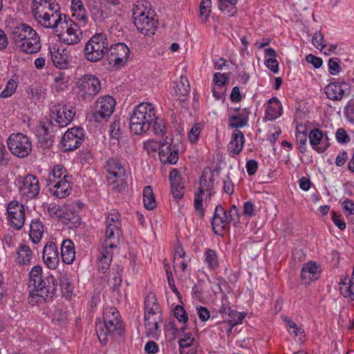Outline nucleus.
<instances>
[{"mask_svg": "<svg viewBox=\"0 0 354 354\" xmlns=\"http://www.w3.org/2000/svg\"><path fill=\"white\" fill-rule=\"evenodd\" d=\"M224 312L229 315L230 319H229L228 323L232 327H234L235 326L241 324L243 319L245 317V314L232 310L231 308H228L227 310L225 309Z\"/></svg>", "mask_w": 354, "mask_h": 354, "instance_id": "nucleus-47", "label": "nucleus"}, {"mask_svg": "<svg viewBox=\"0 0 354 354\" xmlns=\"http://www.w3.org/2000/svg\"><path fill=\"white\" fill-rule=\"evenodd\" d=\"M167 136L162 142H160L159 158L162 164L175 165L178 160L179 147L172 143V139H170V142L167 141Z\"/></svg>", "mask_w": 354, "mask_h": 354, "instance_id": "nucleus-16", "label": "nucleus"}, {"mask_svg": "<svg viewBox=\"0 0 354 354\" xmlns=\"http://www.w3.org/2000/svg\"><path fill=\"white\" fill-rule=\"evenodd\" d=\"M35 17L44 27L55 29V32H59L57 29L59 25L62 28H64V25H67L66 15L64 17V19L62 20V15L58 11H55L53 13L48 12L41 13V11H37Z\"/></svg>", "mask_w": 354, "mask_h": 354, "instance_id": "nucleus-15", "label": "nucleus"}, {"mask_svg": "<svg viewBox=\"0 0 354 354\" xmlns=\"http://www.w3.org/2000/svg\"><path fill=\"white\" fill-rule=\"evenodd\" d=\"M111 54V61L114 62L115 65H120L124 63L129 57L130 50L124 44H117L114 46L109 45V50Z\"/></svg>", "mask_w": 354, "mask_h": 354, "instance_id": "nucleus-27", "label": "nucleus"}, {"mask_svg": "<svg viewBox=\"0 0 354 354\" xmlns=\"http://www.w3.org/2000/svg\"><path fill=\"white\" fill-rule=\"evenodd\" d=\"M213 177L209 178V182L207 181L205 175H202L200 177V187L198 188V192L194 194V207L195 210L198 212L201 218H203L205 215V209L203 207V197L202 195L205 190H208L212 185Z\"/></svg>", "mask_w": 354, "mask_h": 354, "instance_id": "nucleus-24", "label": "nucleus"}, {"mask_svg": "<svg viewBox=\"0 0 354 354\" xmlns=\"http://www.w3.org/2000/svg\"><path fill=\"white\" fill-rule=\"evenodd\" d=\"M92 113L94 121H106L113 114L115 107V100L110 95H104L97 99Z\"/></svg>", "mask_w": 354, "mask_h": 354, "instance_id": "nucleus-8", "label": "nucleus"}, {"mask_svg": "<svg viewBox=\"0 0 354 354\" xmlns=\"http://www.w3.org/2000/svg\"><path fill=\"white\" fill-rule=\"evenodd\" d=\"M106 168L109 174L110 175L108 177V180L113 178H115L117 180H113L112 181L114 183H119L120 185H122L126 180V171L124 167V165L122 164L121 161L117 158H111L106 160Z\"/></svg>", "mask_w": 354, "mask_h": 354, "instance_id": "nucleus-19", "label": "nucleus"}, {"mask_svg": "<svg viewBox=\"0 0 354 354\" xmlns=\"http://www.w3.org/2000/svg\"><path fill=\"white\" fill-rule=\"evenodd\" d=\"M50 53L52 62L57 68L60 69L68 68L70 56L66 49H62L60 51L59 48L54 46L50 48Z\"/></svg>", "mask_w": 354, "mask_h": 354, "instance_id": "nucleus-28", "label": "nucleus"}, {"mask_svg": "<svg viewBox=\"0 0 354 354\" xmlns=\"http://www.w3.org/2000/svg\"><path fill=\"white\" fill-rule=\"evenodd\" d=\"M8 218L12 227L21 230L25 222V207L17 201L10 202L7 207Z\"/></svg>", "mask_w": 354, "mask_h": 354, "instance_id": "nucleus-13", "label": "nucleus"}, {"mask_svg": "<svg viewBox=\"0 0 354 354\" xmlns=\"http://www.w3.org/2000/svg\"><path fill=\"white\" fill-rule=\"evenodd\" d=\"M48 191L50 194L57 198H64L71 194L70 180L57 181L51 184H46Z\"/></svg>", "mask_w": 354, "mask_h": 354, "instance_id": "nucleus-26", "label": "nucleus"}, {"mask_svg": "<svg viewBox=\"0 0 354 354\" xmlns=\"http://www.w3.org/2000/svg\"><path fill=\"white\" fill-rule=\"evenodd\" d=\"M296 140L298 145V149L301 153H304L307 150V133L305 131L300 132L297 131Z\"/></svg>", "mask_w": 354, "mask_h": 354, "instance_id": "nucleus-53", "label": "nucleus"}, {"mask_svg": "<svg viewBox=\"0 0 354 354\" xmlns=\"http://www.w3.org/2000/svg\"><path fill=\"white\" fill-rule=\"evenodd\" d=\"M153 133L158 136L164 137L167 131V125L165 120L155 113V118L151 124Z\"/></svg>", "mask_w": 354, "mask_h": 354, "instance_id": "nucleus-43", "label": "nucleus"}, {"mask_svg": "<svg viewBox=\"0 0 354 354\" xmlns=\"http://www.w3.org/2000/svg\"><path fill=\"white\" fill-rule=\"evenodd\" d=\"M174 315L180 322L186 324L188 320L187 314L185 308L180 305L176 306L174 309Z\"/></svg>", "mask_w": 354, "mask_h": 354, "instance_id": "nucleus-60", "label": "nucleus"}, {"mask_svg": "<svg viewBox=\"0 0 354 354\" xmlns=\"http://www.w3.org/2000/svg\"><path fill=\"white\" fill-rule=\"evenodd\" d=\"M10 40L17 49L27 55L37 53L41 48L39 35L27 24L15 26L12 29Z\"/></svg>", "mask_w": 354, "mask_h": 354, "instance_id": "nucleus-2", "label": "nucleus"}, {"mask_svg": "<svg viewBox=\"0 0 354 354\" xmlns=\"http://www.w3.org/2000/svg\"><path fill=\"white\" fill-rule=\"evenodd\" d=\"M20 194L28 199L35 198L39 193L40 186L37 177L32 174L19 176L17 179Z\"/></svg>", "mask_w": 354, "mask_h": 354, "instance_id": "nucleus-9", "label": "nucleus"}, {"mask_svg": "<svg viewBox=\"0 0 354 354\" xmlns=\"http://www.w3.org/2000/svg\"><path fill=\"white\" fill-rule=\"evenodd\" d=\"M71 178L72 176L68 175V171L63 165H57L53 167V170L49 174L47 184H51L64 180H70L69 179Z\"/></svg>", "mask_w": 354, "mask_h": 354, "instance_id": "nucleus-35", "label": "nucleus"}, {"mask_svg": "<svg viewBox=\"0 0 354 354\" xmlns=\"http://www.w3.org/2000/svg\"><path fill=\"white\" fill-rule=\"evenodd\" d=\"M59 286L64 293L71 294L73 291V280L67 273H61L59 277Z\"/></svg>", "mask_w": 354, "mask_h": 354, "instance_id": "nucleus-45", "label": "nucleus"}, {"mask_svg": "<svg viewBox=\"0 0 354 354\" xmlns=\"http://www.w3.org/2000/svg\"><path fill=\"white\" fill-rule=\"evenodd\" d=\"M245 143L243 133L239 129H235L232 134L231 140L228 145V150L234 155H238L243 149Z\"/></svg>", "mask_w": 354, "mask_h": 354, "instance_id": "nucleus-33", "label": "nucleus"}, {"mask_svg": "<svg viewBox=\"0 0 354 354\" xmlns=\"http://www.w3.org/2000/svg\"><path fill=\"white\" fill-rule=\"evenodd\" d=\"M189 93V84L185 76L181 75L176 82L174 87V94L178 97L180 102H185L187 100Z\"/></svg>", "mask_w": 354, "mask_h": 354, "instance_id": "nucleus-36", "label": "nucleus"}, {"mask_svg": "<svg viewBox=\"0 0 354 354\" xmlns=\"http://www.w3.org/2000/svg\"><path fill=\"white\" fill-rule=\"evenodd\" d=\"M122 237V233L121 228H117V226L114 227H106L105 230V239L104 245H106L111 248H115L118 247L120 240Z\"/></svg>", "mask_w": 354, "mask_h": 354, "instance_id": "nucleus-30", "label": "nucleus"}, {"mask_svg": "<svg viewBox=\"0 0 354 354\" xmlns=\"http://www.w3.org/2000/svg\"><path fill=\"white\" fill-rule=\"evenodd\" d=\"M117 226V228H121V221L119 212L116 209H112L109 213L106 220V227H114Z\"/></svg>", "mask_w": 354, "mask_h": 354, "instance_id": "nucleus-49", "label": "nucleus"}, {"mask_svg": "<svg viewBox=\"0 0 354 354\" xmlns=\"http://www.w3.org/2000/svg\"><path fill=\"white\" fill-rule=\"evenodd\" d=\"M44 225L39 218L32 220L30 225V238L35 244L38 243L43 236Z\"/></svg>", "mask_w": 354, "mask_h": 354, "instance_id": "nucleus-39", "label": "nucleus"}, {"mask_svg": "<svg viewBox=\"0 0 354 354\" xmlns=\"http://www.w3.org/2000/svg\"><path fill=\"white\" fill-rule=\"evenodd\" d=\"M321 273V267L316 262L310 261L304 263L301 270L302 283L308 286L310 285L312 282L319 279Z\"/></svg>", "mask_w": 354, "mask_h": 354, "instance_id": "nucleus-20", "label": "nucleus"}, {"mask_svg": "<svg viewBox=\"0 0 354 354\" xmlns=\"http://www.w3.org/2000/svg\"><path fill=\"white\" fill-rule=\"evenodd\" d=\"M109 50V43L104 33H96L86 43L84 54L86 60L97 62L101 60Z\"/></svg>", "mask_w": 354, "mask_h": 354, "instance_id": "nucleus-5", "label": "nucleus"}, {"mask_svg": "<svg viewBox=\"0 0 354 354\" xmlns=\"http://www.w3.org/2000/svg\"><path fill=\"white\" fill-rule=\"evenodd\" d=\"M112 249L106 245L102 246L97 258L98 270L104 273L109 268L113 258Z\"/></svg>", "mask_w": 354, "mask_h": 354, "instance_id": "nucleus-31", "label": "nucleus"}, {"mask_svg": "<svg viewBox=\"0 0 354 354\" xmlns=\"http://www.w3.org/2000/svg\"><path fill=\"white\" fill-rule=\"evenodd\" d=\"M212 0H201L200 3V17L205 21H206L211 12Z\"/></svg>", "mask_w": 354, "mask_h": 354, "instance_id": "nucleus-52", "label": "nucleus"}, {"mask_svg": "<svg viewBox=\"0 0 354 354\" xmlns=\"http://www.w3.org/2000/svg\"><path fill=\"white\" fill-rule=\"evenodd\" d=\"M203 125L201 123H196L188 133L189 140L192 143H196L198 140V136L202 131Z\"/></svg>", "mask_w": 354, "mask_h": 354, "instance_id": "nucleus-54", "label": "nucleus"}, {"mask_svg": "<svg viewBox=\"0 0 354 354\" xmlns=\"http://www.w3.org/2000/svg\"><path fill=\"white\" fill-rule=\"evenodd\" d=\"M310 145L318 153H324L329 147L328 139L324 138L323 132L319 129H312L308 135Z\"/></svg>", "mask_w": 354, "mask_h": 354, "instance_id": "nucleus-23", "label": "nucleus"}, {"mask_svg": "<svg viewBox=\"0 0 354 354\" xmlns=\"http://www.w3.org/2000/svg\"><path fill=\"white\" fill-rule=\"evenodd\" d=\"M238 0H219V10L225 15L230 17L234 16L236 13V3Z\"/></svg>", "mask_w": 354, "mask_h": 354, "instance_id": "nucleus-40", "label": "nucleus"}, {"mask_svg": "<svg viewBox=\"0 0 354 354\" xmlns=\"http://www.w3.org/2000/svg\"><path fill=\"white\" fill-rule=\"evenodd\" d=\"M66 30L64 32H60L57 34L59 39L67 45H74L81 41L82 31L79 25L73 21H70V24L64 25V28Z\"/></svg>", "mask_w": 354, "mask_h": 354, "instance_id": "nucleus-18", "label": "nucleus"}, {"mask_svg": "<svg viewBox=\"0 0 354 354\" xmlns=\"http://www.w3.org/2000/svg\"><path fill=\"white\" fill-rule=\"evenodd\" d=\"M17 86V82L14 80H10L7 82L5 88L1 92L0 97L6 98L11 96L15 92Z\"/></svg>", "mask_w": 354, "mask_h": 354, "instance_id": "nucleus-55", "label": "nucleus"}, {"mask_svg": "<svg viewBox=\"0 0 354 354\" xmlns=\"http://www.w3.org/2000/svg\"><path fill=\"white\" fill-rule=\"evenodd\" d=\"M75 108L66 104L54 105L50 109V119L46 122L48 129L54 127L59 130L66 127L73 120L75 115Z\"/></svg>", "mask_w": 354, "mask_h": 354, "instance_id": "nucleus-6", "label": "nucleus"}, {"mask_svg": "<svg viewBox=\"0 0 354 354\" xmlns=\"http://www.w3.org/2000/svg\"><path fill=\"white\" fill-rule=\"evenodd\" d=\"M151 308L161 309L156 296L152 292L149 293L145 300V309Z\"/></svg>", "mask_w": 354, "mask_h": 354, "instance_id": "nucleus-57", "label": "nucleus"}, {"mask_svg": "<svg viewBox=\"0 0 354 354\" xmlns=\"http://www.w3.org/2000/svg\"><path fill=\"white\" fill-rule=\"evenodd\" d=\"M95 332L101 344L105 345L109 337H122L124 333L118 310L114 307H107L103 313V321H95Z\"/></svg>", "mask_w": 354, "mask_h": 354, "instance_id": "nucleus-3", "label": "nucleus"}, {"mask_svg": "<svg viewBox=\"0 0 354 354\" xmlns=\"http://www.w3.org/2000/svg\"><path fill=\"white\" fill-rule=\"evenodd\" d=\"M48 212L52 217L59 218L63 220L71 221L75 218L74 215L68 214V207L66 205L50 204L47 208Z\"/></svg>", "mask_w": 354, "mask_h": 354, "instance_id": "nucleus-37", "label": "nucleus"}, {"mask_svg": "<svg viewBox=\"0 0 354 354\" xmlns=\"http://www.w3.org/2000/svg\"><path fill=\"white\" fill-rule=\"evenodd\" d=\"M84 131L82 127L68 129L64 134L62 140V147L64 151H69L78 148L84 140Z\"/></svg>", "mask_w": 354, "mask_h": 354, "instance_id": "nucleus-11", "label": "nucleus"}, {"mask_svg": "<svg viewBox=\"0 0 354 354\" xmlns=\"http://www.w3.org/2000/svg\"><path fill=\"white\" fill-rule=\"evenodd\" d=\"M143 203L146 209L152 210L156 207V201L151 186L148 185L143 190Z\"/></svg>", "mask_w": 354, "mask_h": 354, "instance_id": "nucleus-41", "label": "nucleus"}, {"mask_svg": "<svg viewBox=\"0 0 354 354\" xmlns=\"http://www.w3.org/2000/svg\"><path fill=\"white\" fill-rule=\"evenodd\" d=\"M281 317L286 324V326L287 327L288 330L290 335L297 336L299 334L301 335L304 333V330L299 327L296 323L290 319L288 316L283 315Z\"/></svg>", "mask_w": 354, "mask_h": 354, "instance_id": "nucleus-50", "label": "nucleus"}, {"mask_svg": "<svg viewBox=\"0 0 354 354\" xmlns=\"http://www.w3.org/2000/svg\"><path fill=\"white\" fill-rule=\"evenodd\" d=\"M336 140L339 143L345 144L350 142L351 138L346 131L342 129L339 128L337 130L335 133Z\"/></svg>", "mask_w": 354, "mask_h": 354, "instance_id": "nucleus-64", "label": "nucleus"}, {"mask_svg": "<svg viewBox=\"0 0 354 354\" xmlns=\"http://www.w3.org/2000/svg\"><path fill=\"white\" fill-rule=\"evenodd\" d=\"M161 315V309L157 308L145 309V325L151 333H154L158 330V324L162 322Z\"/></svg>", "mask_w": 354, "mask_h": 354, "instance_id": "nucleus-25", "label": "nucleus"}, {"mask_svg": "<svg viewBox=\"0 0 354 354\" xmlns=\"http://www.w3.org/2000/svg\"><path fill=\"white\" fill-rule=\"evenodd\" d=\"M7 145L10 152L21 158L27 157L32 151V145L30 138L21 133L9 136Z\"/></svg>", "mask_w": 354, "mask_h": 354, "instance_id": "nucleus-7", "label": "nucleus"}, {"mask_svg": "<svg viewBox=\"0 0 354 354\" xmlns=\"http://www.w3.org/2000/svg\"><path fill=\"white\" fill-rule=\"evenodd\" d=\"M79 88L84 100H91L101 89V84L97 77L86 74L79 80Z\"/></svg>", "mask_w": 354, "mask_h": 354, "instance_id": "nucleus-10", "label": "nucleus"}, {"mask_svg": "<svg viewBox=\"0 0 354 354\" xmlns=\"http://www.w3.org/2000/svg\"><path fill=\"white\" fill-rule=\"evenodd\" d=\"M327 97L333 101H340L344 96L348 95L350 86L346 82H332L324 88Z\"/></svg>", "mask_w": 354, "mask_h": 354, "instance_id": "nucleus-17", "label": "nucleus"}, {"mask_svg": "<svg viewBox=\"0 0 354 354\" xmlns=\"http://www.w3.org/2000/svg\"><path fill=\"white\" fill-rule=\"evenodd\" d=\"M28 97L33 101H39L43 96L44 88L41 86L31 85L26 88Z\"/></svg>", "mask_w": 354, "mask_h": 354, "instance_id": "nucleus-51", "label": "nucleus"}, {"mask_svg": "<svg viewBox=\"0 0 354 354\" xmlns=\"http://www.w3.org/2000/svg\"><path fill=\"white\" fill-rule=\"evenodd\" d=\"M48 123L45 122L41 128L42 133L39 136V141L41 147L44 149H50L54 143L55 133L58 130L54 127L48 129Z\"/></svg>", "mask_w": 354, "mask_h": 354, "instance_id": "nucleus-32", "label": "nucleus"}, {"mask_svg": "<svg viewBox=\"0 0 354 354\" xmlns=\"http://www.w3.org/2000/svg\"><path fill=\"white\" fill-rule=\"evenodd\" d=\"M312 42L317 49L324 50L326 47V45L323 43L324 36L321 32H316L314 34Z\"/></svg>", "mask_w": 354, "mask_h": 354, "instance_id": "nucleus-63", "label": "nucleus"}, {"mask_svg": "<svg viewBox=\"0 0 354 354\" xmlns=\"http://www.w3.org/2000/svg\"><path fill=\"white\" fill-rule=\"evenodd\" d=\"M248 119L247 117H242L239 115H234L228 118V127L231 129H241L248 124Z\"/></svg>", "mask_w": 354, "mask_h": 354, "instance_id": "nucleus-48", "label": "nucleus"}, {"mask_svg": "<svg viewBox=\"0 0 354 354\" xmlns=\"http://www.w3.org/2000/svg\"><path fill=\"white\" fill-rule=\"evenodd\" d=\"M160 142L158 143L154 140H149L143 143V148L148 153L156 152L158 149L160 151Z\"/></svg>", "mask_w": 354, "mask_h": 354, "instance_id": "nucleus-61", "label": "nucleus"}, {"mask_svg": "<svg viewBox=\"0 0 354 354\" xmlns=\"http://www.w3.org/2000/svg\"><path fill=\"white\" fill-rule=\"evenodd\" d=\"M283 113V107L281 103L277 97H273L268 102V106L266 109L265 119L272 121L279 118Z\"/></svg>", "mask_w": 354, "mask_h": 354, "instance_id": "nucleus-29", "label": "nucleus"}, {"mask_svg": "<svg viewBox=\"0 0 354 354\" xmlns=\"http://www.w3.org/2000/svg\"><path fill=\"white\" fill-rule=\"evenodd\" d=\"M92 19L96 23L103 22L109 16V13L106 8L102 6H92L90 8Z\"/></svg>", "mask_w": 354, "mask_h": 354, "instance_id": "nucleus-42", "label": "nucleus"}, {"mask_svg": "<svg viewBox=\"0 0 354 354\" xmlns=\"http://www.w3.org/2000/svg\"><path fill=\"white\" fill-rule=\"evenodd\" d=\"M57 281L52 274L43 275L42 268L35 266L28 275V303L39 306L53 299L57 288Z\"/></svg>", "mask_w": 354, "mask_h": 354, "instance_id": "nucleus-1", "label": "nucleus"}, {"mask_svg": "<svg viewBox=\"0 0 354 354\" xmlns=\"http://www.w3.org/2000/svg\"><path fill=\"white\" fill-rule=\"evenodd\" d=\"M151 308L161 309L156 296L152 292L149 293L145 300V309Z\"/></svg>", "mask_w": 354, "mask_h": 354, "instance_id": "nucleus-58", "label": "nucleus"}, {"mask_svg": "<svg viewBox=\"0 0 354 354\" xmlns=\"http://www.w3.org/2000/svg\"><path fill=\"white\" fill-rule=\"evenodd\" d=\"M205 261L209 269L215 270L219 266L216 252L214 250L207 249L205 252Z\"/></svg>", "mask_w": 354, "mask_h": 354, "instance_id": "nucleus-46", "label": "nucleus"}, {"mask_svg": "<svg viewBox=\"0 0 354 354\" xmlns=\"http://www.w3.org/2000/svg\"><path fill=\"white\" fill-rule=\"evenodd\" d=\"M112 270L113 277L109 280V283L111 285L112 289L115 290L122 283L123 269L118 264H114Z\"/></svg>", "mask_w": 354, "mask_h": 354, "instance_id": "nucleus-44", "label": "nucleus"}, {"mask_svg": "<svg viewBox=\"0 0 354 354\" xmlns=\"http://www.w3.org/2000/svg\"><path fill=\"white\" fill-rule=\"evenodd\" d=\"M42 258L44 263L50 269H55L59 263V252L56 244L48 241L43 249Z\"/></svg>", "mask_w": 354, "mask_h": 354, "instance_id": "nucleus-21", "label": "nucleus"}, {"mask_svg": "<svg viewBox=\"0 0 354 354\" xmlns=\"http://www.w3.org/2000/svg\"><path fill=\"white\" fill-rule=\"evenodd\" d=\"M133 24L139 32L147 36L155 34L157 21L153 17H149L148 14L137 10L133 12Z\"/></svg>", "mask_w": 354, "mask_h": 354, "instance_id": "nucleus-12", "label": "nucleus"}, {"mask_svg": "<svg viewBox=\"0 0 354 354\" xmlns=\"http://www.w3.org/2000/svg\"><path fill=\"white\" fill-rule=\"evenodd\" d=\"M339 63L340 61L339 58L333 57L329 59L328 71L331 75H337L341 71V66L339 65Z\"/></svg>", "mask_w": 354, "mask_h": 354, "instance_id": "nucleus-59", "label": "nucleus"}, {"mask_svg": "<svg viewBox=\"0 0 354 354\" xmlns=\"http://www.w3.org/2000/svg\"><path fill=\"white\" fill-rule=\"evenodd\" d=\"M230 220L227 212L222 205L216 206L211 224L214 234L222 236L224 232L230 228Z\"/></svg>", "mask_w": 354, "mask_h": 354, "instance_id": "nucleus-14", "label": "nucleus"}, {"mask_svg": "<svg viewBox=\"0 0 354 354\" xmlns=\"http://www.w3.org/2000/svg\"><path fill=\"white\" fill-rule=\"evenodd\" d=\"M109 133L112 138L116 140L119 138L121 134L120 120L119 118H114L110 126Z\"/></svg>", "mask_w": 354, "mask_h": 354, "instance_id": "nucleus-56", "label": "nucleus"}, {"mask_svg": "<svg viewBox=\"0 0 354 354\" xmlns=\"http://www.w3.org/2000/svg\"><path fill=\"white\" fill-rule=\"evenodd\" d=\"M171 192L174 198L178 201L184 195V189L185 187V181L180 175V172L177 169H173L169 176Z\"/></svg>", "mask_w": 354, "mask_h": 354, "instance_id": "nucleus-22", "label": "nucleus"}, {"mask_svg": "<svg viewBox=\"0 0 354 354\" xmlns=\"http://www.w3.org/2000/svg\"><path fill=\"white\" fill-rule=\"evenodd\" d=\"M17 261L19 265L27 266L31 263L33 253L29 246L21 244L17 248Z\"/></svg>", "mask_w": 354, "mask_h": 354, "instance_id": "nucleus-38", "label": "nucleus"}, {"mask_svg": "<svg viewBox=\"0 0 354 354\" xmlns=\"http://www.w3.org/2000/svg\"><path fill=\"white\" fill-rule=\"evenodd\" d=\"M156 110L151 103H140L135 107L129 118V128L135 135L147 133L155 118Z\"/></svg>", "mask_w": 354, "mask_h": 354, "instance_id": "nucleus-4", "label": "nucleus"}, {"mask_svg": "<svg viewBox=\"0 0 354 354\" xmlns=\"http://www.w3.org/2000/svg\"><path fill=\"white\" fill-rule=\"evenodd\" d=\"M61 257L64 263L71 264L75 257V245L71 239H65L61 246Z\"/></svg>", "mask_w": 354, "mask_h": 354, "instance_id": "nucleus-34", "label": "nucleus"}, {"mask_svg": "<svg viewBox=\"0 0 354 354\" xmlns=\"http://www.w3.org/2000/svg\"><path fill=\"white\" fill-rule=\"evenodd\" d=\"M194 339L192 337L191 333H187L184 337L178 340V345L180 348H185L191 346L193 344Z\"/></svg>", "mask_w": 354, "mask_h": 354, "instance_id": "nucleus-62", "label": "nucleus"}]
</instances>
